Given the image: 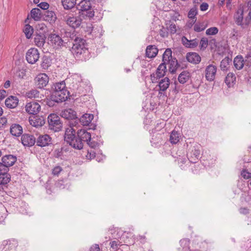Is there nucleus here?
<instances>
[{
	"label": "nucleus",
	"instance_id": "obj_1",
	"mask_svg": "<svg viewBox=\"0 0 251 251\" xmlns=\"http://www.w3.org/2000/svg\"><path fill=\"white\" fill-rule=\"evenodd\" d=\"M65 34L67 37H70L71 40H74L71 51L75 57H80L81 55L86 53L88 51L85 45V40L76 37L74 33L66 32Z\"/></svg>",
	"mask_w": 251,
	"mask_h": 251
},
{
	"label": "nucleus",
	"instance_id": "obj_2",
	"mask_svg": "<svg viewBox=\"0 0 251 251\" xmlns=\"http://www.w3.org/2000/svg\"><path fill=\"white\" fill-rule=\"evenodd\" d=\"M53 88L54 91L52 94V98L57 103L67 100L69 92L66 89L64 81L54 84Z\"/></svg>",
	"mask_w": 251,
	"mask_h": 251
},
{
	"label": "nucleus",
	"instance_id": "obj_3",
	"mask_svg": "<svg viewBox=\"0 0 251 251\" xmlns=\"http://www.w3.org/2000/svg\"><path fill=\"white\" fill-rule=\"evenodd\" d=\"M64 140L75 149L80 150L83 148V144L75 136V130L71 126L66 128Z\"/></svg>",
	"mask_w": 251,
	"mask_h": 251
},
{
	"label": "nucleus",
	"instance_id": "obj_4",
	"mask_svg": "<svg viewBox=\"0 0 251 251\" xmlns=\"http://www.w3.org/2000/svg\"><path fill=\"white\" fill-rule=\"evenodd\" d=\"M49 128L55 132L61 130L62 127V123L60 117L56 114H50L48 117Z\"/></svg>",
	"mask_w": 251,
	"mask_h": 251
},
{
	"label": "nucleus",
	"instance_id": "obj_5",
	"mask_svg": "<svg viewBox=\"0 0 251 251\" xmlns=\"http://www.w3.org/2000/svg\"><path fill=\"white\" fill-rule=\"evenodd\" d=\"M50 44L55 50H60L66 47L67 42L56 34H51L49 36Z\"/></svg>",
	"mask_w": 251,
	"mask_h": 251
},
{
	"label": "nucleus",
	"instance_id": "obj_6",
	"mask_svg": "<svg viewBox=\"0 0 251 251\" xmlns=\"http://www.w3.org/2000/svg\"><path fill=\"white\" fill-rule=\"evenodd\" d=\"M9 168L2 162H0V187L6 185L10 180V176L7 173Z\"/></svg>",
	"mask_w": 251,
	"mask_h": 251
},
{
	"label": "nucleus",
	"instance_id": "obj_7",
	"mask_svg": "<svg viewBox=\"0 0 251 251\" xmlns=\"http://www.w3.org/2000/svg\"><path fill=\"white\" fill-rule=\"evenodd\" d=\"M90 0H83L78 5L77 9L86 12L85 15L89 18H92L94 16V11L92 8Z\"/></svg>",
	"mask_w": 251,
	"mask_h": 251
},
{
	"label": "nucleus",
	"instance_id": "obj_8",
	"mask_svg": "<svg viewBox=\"0 0 251 251\" xmlns=\"http://www.w3.org/2000/svg\"><path fill=\"white\" fill-rule=\"evenodd\" d=\"M66 24L74 28L80 26L82 23V19L79 16H73V15H68L65 17Z\"/></svg>",
	"mask_w": 251,
	"mask_h": 251
},
{
	"label": "nucleus",
	"instance_id": "obj_9",
	"mask_svg": "<svg viewBox=\"0 0 251 251\" xmlns=\"http://www.w3.org/2000/svg\"><path fill=\"white\" fill-rule=\"evenodd\" d=\"M27 61L31 64L35 63L39 58V53L37 49L30 48L26 53Z\"/></svg>",
	"mask_w": 251,
	"mask_h": 251
},
{
	"label": "nucleus",
	"instance_id": "obj_10",
	"mask_svg": "<svg viewBox=\"0 0 251 251\" xmlns=\"http://www.w3.org/2000/svg\"><path fill=\"white\" fill-rule=\"evenodd\" d=\"M36 145L41 147L52 144V138L48 134L40 135L36 140Z\"/></svg>",
	"mask_w": 251,
	"mask_h": 251
},
{
	"label": "nucleus",
	"instance_id": "obj_11",
	"mask_svg": "<svg viewBox=\"0 0 251 251\" xmlns=\"http://www.w3.org/2000/svg\"><path fill=\"white\" fill-rule=\"evenodd\" d=\"M35 82L38 88L42 89L45 87L49 82V77L45 74H40L35 78Z\"/></svg>",
	"mask_w": 251,
	"mask_h": 251
},
{
	"label": "nucleus",
	"instance_id": "obj_12",
	"mask_svg": "<svg viewBox=\"0 0 251 251\" xmlns=\"http://www.w3.org/2000/svg\"><path fill=\"white\" fill-rule=\"evenodd\" d=\"M40 110L41 106L37 102H30L27 103L25 105V110L29 114H37L39 113Z\"/></svg>",
	"mask_w": 251,
	"mask_h": 251
},
{
	"label": "nucleus",
	"instance_id": "obj_13",
	"mask_svg": "<svg viewBox=\"0 0 251 251\" xmlns=\"http://www.w3.org/2000/svg\"><path fill=\"white\" fill-rule=\"evenodd\" d=\"M217 72V68L213 65H209L205 69V77L207 80H214Z\"/></svg>",
	"mask_w": 251,
	"mask_h": 251
},
{
	"label": "nucleus",
	"instance_id": "obj_14",
	"mask_svg": "<svg viewBox=\"0 0 251 251\" xmlns=\"http://www.w3.org/2000/svg\"><path fill=\"white\" fill-rule=\"evenodd\" d=\"M36 138L32 135L25 134L22 135L21 138L22 143L25 146L31 147L34 145L36 142Z\"/></svg>",
	"mask_w": 251,
	"mask_h": 251
},
{
	"label": "nucleus",
	"instance_id": "obj_15",
	"mask_svg": "<svg viewBox=\"0 0 251 251\" xmlns=\"http://www.w3.org/2000/svg\"><path fill=\"white\" fill-rule=\"evenodd\" d=\"M200 153L201 151L199 148L194 147V149L188 154V159L190 162L195 163L199 160Z\"/></svg>",
	"mask_w": 251,
	"mask_h": 251
},
{
	"label": "nucleus",
	"instance_id": "obj_16",
	"mask_svg": "<svg viewBox=\"0 0 251 251\" xmlns=\"http://www.w3.org/2000/svg\"><path fill=\"white\" fill-rule=\"evenodd\" d=\"M77 139L83 142H88L91 140V135L90 133L87 132L85 129H80L78 130L77 132Z\"/></svg>",
	"mask_w": 251,
	"mask_h": 251
},
{
	"label": "nucleus",
	"instance_id": "obj_17",
	"mask_svg": "<svg viewBox=\"0 0 251 251\" xmlns=\"http://www.w3.org/2000/svg\"><path fill=\"white\" fill-rule=\"evenodd\" d=\"M181 42L186 48H194L199 45V40L197 39L188 40L185 36L181 38Z\"/></svg>",
	"mask_w": 251,
	"mask_h": 251
},
{
	"label": "nucleus",
	"instance_id": "obj_18",
	"mask_svg": "<svg viewBox=\"0 0 251 251\" xmlns=\"http://www.w3.org/2000/svg\"><path fill=\"white\" fill-rule=\"evenodd\" d=\"M187 60L193 64H198L201 61V56L196 52H190L186 54Z\"/></svg>",
	"mask_w": 251,
	"mask_h": 251
},
{
	"label": "nucleus",
	"instance_id": "obj_19",
	"mask_svg": "<svg viewBox=\"0 0 251 251\" xmlns=\"http://www.w3.org/2000/svg\"><path fill=\"white\" fill-rule=\"evenodd\" d=\"M2 162L9 168L14 165L17 160L16 156L9 154L6 155L2 157Z\"/></svg>",
	"mask_w": 251,
	"mask_h": 251
},
{
	"label": "nucleus",
	"instance_id": "obj_20",
	"mask_svg": "<svg viewBox=\"0 0 251 251\" xmlns=\"http://www.w3.org/2000/svg\"><path fill=\"white\" fill-rule=\"evenodd\" d=\"M18 102L19 100L16 97L10 96L6 99L5 104L7 107L14 108L18 105Z\"/></svg>",
	"mask_w": 251,
	"mask_h": 251
},
{
	"label": "nucleus",
	"instance_id": "obj_21",
	"mask_svg": "<svg viewBox=\"0 0 251 251\" xmlns=\"http://www.w3.org/2000/svg\"><path fill=\"white\" fill-rule=\"evenodd\" d=\"M158 50L154 45H150L147 47L146 54L149 58H153L157 55Z\"/></svg>",
	"mask_w": 251,
	"mask_h": 251
},
{
	"label": "nucleus",
	"instance_id": "obj_22",
	"mask_svg": "<svg viewBox=\"0 0 251 251\" xmlns=\"http://www.w3.org/2000/svg\"><path fill=\"white\" fill-rule=\"evenodd\" d=\"M60 115L62 117L66 119H75L76 112L74 110L69 108L62 111Z\"/></svg>",
	"mask_w": 251,
	"mask_h": 251
},
{
	"label": "nucleus",
	"instance_id": "obj_23",
	"mask_svg": "<svg viewBox=\"0 0 251 251\" xmlns=\"http://www.w3.org/2000/svg\"><path fill=\"white\" fill-rule=\"evenodd\" d=\"M46 36L42 33H38L34 37L35 45L38 47H42L45 43Z\"/></svg>",
	"mask_w": 251,
	"mask_h": 251
},
{
	"label": "nucleus",
	"instance_id": "obj_24",
	"mask_svg": "<svg viewBox=\"0 0 251 251\" xmlns=\"http://www.w3.org/2000/svg\"><path fill=\"white\" fill-rule=\"evenodd\" d=\"M26 96L29 99H42L44 97L43 94L36 89H31L26 93Z\"/></svg>",
	"mask_w": 251,
	"mask_h": 251
},
{
	"label": "nucleus",
	"instance_id": "obj_25",
	"mask_svg": "<svg viewBox=\"0 0 251 251\" xmlns=\"http://www.w3.org/2000/svg\"><path fill=\"white\" fill-rule=\"evenodd\" d=\"M10 133L15 136H19L23 133L22 127L18 124H13L10 127Z\"/></svg>",
	"mask_w": 251,
	"mask_h": 251
},
{
	"label": "nucleus",
	"instance_id": "obj_26",
	"mask_svg": "<svg viewBox=\"0 0 251 251\" xmlns=\"http://www.w3.org/2000/svg\"><path fill=\"white\" fill-rule=\"evenodd\" d=\"M56 16L55 13L52 11H47L45 12L44 16V19L50 23H54L56 20Z\"/></svg>",
	"mask_w": 251,
	"mask_h": 251
},
{
	"label": "nucleus",
	"instance_id": "obj_27",
	"mask_svg": "<svg viewBox=\"0 0 251 251\" xmlns=\"http://www.w3.org/2000/svg\"><path fill=\"white\" fill-rule=\"evenodd\" d=\"M93 114L86 113L83 114L79 119V121L83 126H88L93 119Z\"/></svg>",
	"mask_w": 251,
	"mask_h": 251
},
{
	"label": "nucleus",
	"instance_id": "obj_28",
	"mask_svg": "<svg viewBox=\"0 0 251 251\" xmlns=\"http://www.w3.org/2000/svg\"><path fill=\"white\" fill-rule=\"evenodd\" d=\"M234 66L235 68L238 70L243 68L244 63V59L242 56L238 55L234 58L233 61Z\"/></svg>",
	"mask_w": 251,
	"mask_h": 251
},
{
	"label": "nucleus",
	"instance_id": "obj_29",
	"mask_svg": "<svg viewBox=\"0 0 251 251\" xmlns=\"http://www.w3.org/2000/svg\"><path fill=\"white\" fill-rule=\"evenodd\" d=\"M170 85V79L169 78L166 77L162 79L159 82L158 86L160 88L159 93L161 94V91H165L169 87Z\"/></svg>",
	"mask_w": 251,
	"mask_h": 251
},
{
	"label": "nucleus",
	"instance_id": "obj_30",
	"mask_svg": "<svg viewBox=\"0 0 251 251\" xmlns=\"http://www.w3.org/2000/svg\"><path fill=\"white\" fill-rule=\"evenodd\" d=\"M29 122L31 125L35 127L41 126L45 123L43 119L37 116L34 117L32 119H30Z\"/></svg>",
	"mask_w": 251,
	"mask_h": 251
},
{
	"label": "nucleus",
	"instance_id": "obj_31",
	"mask_svg": "<svg viewBox=\"0 0 251 251\" xmlns=\"http://www.w3.org/2000/svg\"><path fill=\"white\" fill-rule=\"evenodd\" d=\"M180 137L179 133L176 131L173 130L170 136V141L172 144H176L179 142Z\"/></svg>",
	"mask_w": 251,
	"mask_h": 251
},
{
	"label": "nucleus",
	"instance_id": "obj_32",
	"mask_svg": "<svg viewBox=\"0 0 251 251\" xmlns=\"http://www.w3.org/2000/svg\"><path fill=\"white\" fill-rule=\"evenodd\" d=\"M62 4L66 10L71 9L76 4V0H61Z\"/></svg>",
	"mask_w": 251,
	"mask_h": 251
},
{
	"label": "nucleus",
	"instance_id": "obj_33",
	"mask_svg": "<svg viewBox=\"0 0 251 251\" xmlns=\"http://www.w3.org/2000/svg\"><path fill=\"white\" fill-rule=\"evenodd\" d=\"M190 78V74L187 71L182 72L178 76V80L181 84L186 83Z\"/></svg>",
	"mask_w": 251,
	"mask_h": 251
},
{
	"label": "nucleus",
	"instance_id": "obj_34",
	"mask_svg": "<svg viewBox=\"0 0 251 251\" xmlns=\"http://www.w3.org/2000/svg\"><path fill=\"white\" fill-rule=\"evenodd\" d=\"M3 245L8 246L7 249L13 250L15 249L18 246V242L16 240L12 239L11 240L4 241Z\"/></svg>",
	"mask_w": 251,
	"mask_h": 251
},
{
	"label": "nucleus",
	"instance_id": "obj_35",
	"mask_svg": "<svg viewBox=\"0 0 251 251\" xmlns=\"http://www.w3.org/2000/svg\"><path fill=\"white\" fill-rule=\"evenodd\" d=\"M166 70V64L164 63H162L158 66L156 71V75L161 78L165 75Z\"/></svg>",
	"mask_w": 251,
	"mask_h": 251
},
{
	"label": "nucleus",
	"instance_id": "obj_36",
	"mask_svg": "<svg viewBox=\"0 0 251 251\" xmlns=\"http://www.w3.org/2000/svg\"><path fill=\"white\" fill-rule=\"evenodd\" d=\"M31 17L35 21H39L41 18V12L40 9L33 8L30 12Z\"/></svg>",
	"mask_w": 251,
	"mask_h": 251
},
{
	"label": "nucleus",
	"instance_id": "obj_37",
	"mask_svg": "<svg viewBox=\"0 0 251 251\" xmlns=\"http://www.w3.org/2000/svg\"><path fill=\"white\" fill-rule=\"evenodd\" d=\"M236 81V76L233 73H229L226 77L225 82L228 87Z\"/></svg>",
	"mask_w": 251,
	"mask_h": 251
},
{
	"label": "nucleus",
	"instance_id": "obj_38",
	"mask_svg": "<svg viewBox=\"0 0 251 251\" xmlns=\"http://www.w3.org/2000/svg\"><path fill=\"white\" fill-rule=\"evenodd\" d=\"M169 64V71L172 74H174L178 67L177 61L176 59H171L170 61L168 62Z\"/></svg>",
	"mask_w": 251,
	"mask_h": 251
},
{
	"label": "nucleus",
	"instance_id": "obj_39",
	"mask_svg": "<svg viewBox=\"0 0 251 251\" xmlns=\"http://www.w3.org/2000/svg\"><path fill=\"white\" fill-rule=\"evenodd\" d=\"M235 22L238 25H242L243 20V10L240 9L238 10L236 14L234 16Z\"/></svg>",
	"mask_w": 251,
	"mask_h": 251
},
{
	"label": "nucleus",
	"instance_id": "obj_40",
	"mask_svg": "<svg viewBox=\"0 0 251 251\" xmlns=\"http://www.w3.org/2000/svg\"><path fill=\"white\" fill-rule=\"evenodd\" d=\"M172 59V50L170 49H167L164 52L162 56V61L165 64Z\"/></svg>",
	"mask_w": 251,
	"mask_h": 251
},
{
	"label": "nucleus",
	"instance_id": "obj_41",
	"mask_svg": "<svg viewBox=\"0 0 251 251\" xmlns=\"http://www.w3.org/2000/svg\"><path fill=\"white\" fill-rule=\"evenodd\" d=\"M110 248L112 251H119V247L124 246L127 248V246L121 244V242L118 240H114L110 243Z\"/></svg>",
	"mask_w": 251,
	"mask_h": 251
},
{
	"label": "nucleus",
	"instance_id": "obj_42",
	"mask_svg": "<svg viewBox=\"0 0 251 251\" xmlns=\"http://www.w3.org/2000/svg\"><path fill=\"white\" fill-rule=\"evenodd\" d=\"M23 31L25 33L26 37L27 39H29L33 33V29L31 26L27 24L25 25L23 29Z\"/></svg>",
	"mask_w": 251,
	"mask_h": 251
},
{
	"label": "nucleus",
	"instance_id": "obj_43",
	"mask_svg": "<svg viewBox=\"0 0 251 251\" xmlns=\"http://www.w3.org/2000/svg\"><path fill=\"white\" fill-rule=\"evenodd\" d=\"M51 65L50 59L49 57L44 56L42 58L41 67L44 69H47Z\"/></svg>",
	"mask_w": 251,
	"mask_h": 251
},
{
	"label": "nucleus",
	"instance_id": "obj_44",
	"mask_svg": "<svg viewBox=\"0 0 251 251\" xmlns=\"http://www.w3.org/2000/svg\"><path fill=\"white\" fill-rule=\"evenodd\" d=\"M206 27V25L203 22L197 23L194 25V30L197 32L204 30Z\"/></svg>",
	"mask_w": 251,
	"mask_h": 251
},
{
	"label": "nucleus",
	"instance_id": "obj_45",
	"mask_svg": "<svg viewBox=\"0 0 251 251\" xmlns=\"http://www.w3.org/2000/svg\"><path fill=\"white\" fill-rule=\"evenodd\" d=\"M231 61V60L228 57H226L223 59L220 64V68L221 70L224 71L226 70Z\"/></svg>",
	"mask_w": 251,
	"mask_h": 251
},
{
	"label": "nucleus",
	"instance_id": "obj_46",
	"mask_svg": "<svg viewBox=\"0 0 251 251\" xmlns=\"http://www.w3.org/2000/svg\"><path fill=\"white\" fill-rule=\"evenodd\" d=\"M36 29L39 33H42L43 34H44L47 31V27L43 23L38 24L36 25Z\"/></svg>",
	"mask_w": 251,
	"mask_h": 251
},
{
	"label": "nucleus",
	"instance_id": "obj_47",
	"mask_svg": "<svg viewBox=\"0 0 251 251\" xmlns=\"http://www.w3.org/2000/svg\"><path fill=\"white\" fill-rule=\"evenodd\" d=\"M208 46V39L205 37L201 38L200 42V47L201 50H205Z\"/></svg>",
	"mask_w": 251,
	"mask_h": 251
},
{
	"label": "nucleus",
	"instance_id": "obj_48",
	"mask_svg": "<svg viewBox=\"0 0 251 251\" xmlns=\"http://www.w3.org/2000/svg\"><path fill=\"white\" fill-rule=\"evenodd\" d=\"M177 26L174 23H171L169 26L167 27V30L170 32L171 34H174L176 33Z\"/></svg>",
	"mask_w": 251,
	"mask_h": 251
},
{
	"label": "nucleus",
	"instance_id": "obj_49",
	"mask_svg": "<svg viewBox=\"0 0 251 251\" xmlns=\"http://www.w3.org/2000/svg\"><path fill=\"white\" fill-rule=\"evenodd\" d=\"M218 29L216 27H212L207 29L206 31V34L208 35H214L218 32Z\"/></svg>",
	"mask_w": 251,
	"mask_h": 251
},
{
	"label": "nucleus",
	"instance_id": "obj_50",
	"mask_svg": "<svg viewBox=\"0 0 251 251\" xmlns=\"http://www.w3.org/2000/svg\"><path fill=\"white\" fill-rule=\"evenodd\" d=\"M197 14L196 8H193L190 9L188 14V17L191 19H195L196 15Z\"/></svg>",
	"mask_w": 251,
	"mask_h": 251
},
{
	"label": "nucleus",
	"instance_id": "obj_51",
	"mask_svg": "<svg viewBox=\"0 0 251 251\" xmlns=\"http://www.w3.org/2000/svg\"><path fill=\"white\" fill-rule=\"evenodd\" d=\"M245 65L247 66H251V55L247 54L244 59Z\"/></svg>",
	"mask_w": 251,
	"mask_h": 251
},
{
	"label": "nucleus",
	"instance_id": "obj_52",
	"mask_svg": "<svg viewBox=\"0 0 251 251\" xmlns=\"http://www.w3.org/2000/svg\"><path fill=\"white\" fill-rule=\"evenodd\" d=\"M96 156V153L92 150L88 151L87 155H86V158L88 159L91 160L95 158Z\"/></svg>",
	"mask_w": 251,
	"mask_h": 251
},
{
	"label": "nucleus",
	"instance_id": "obj_53",
	"mask_svg": "<svg viewBox=\"0 0 251 251\" xmlns=\"http://www.w3.org/2000/svg\"><path fill=\"white\" fill-rule=\"evenodd\" d=\"M159 34L162 37H167L168 36V32L164 27H162L159 30Z\"/></svg>",
	"mask_w": 251,
	"mask_h": 251
},
{
	"label": "nucleus",
	"instance_id": "obj_54",
	"mask_svg": "<svg viewBox=\"0 0 251 251\" xmlns=\"http://www.w3.org/2000/svg\"><path fill=\"white\" fill-rule=\"evenodd\" d=\"M38 6L43 10H47L49 7V4L47 2H43L38 4Z\"/></svg>",
	"mask_w": 251,
	"mask_h": 251
},
{
	"label": "nucleus",
	"instance_id": "obj_55",
	"mask_svg": "<svg viewBox=\"0 0 251 251\" xmlns=\"http://www.w3.org/2000/svg\"><path fill=\"white\" fill-rule=\"evenodd\" d=\"M62 170V168L60 166H56L53 168L52 173L53 175H58Z\"/></svg>",
	"mask_w": 251,
	"mask_h": 251
},
{
	"label": "nucleus",
	"instance_id": "obj_56",
	"mask_svg": "<svg viewBox=\"0 0 251 251\" xmlns=\"http://www.w3.org/2000/svg\"><path fill=\"white\" fill-rule=\"evenodd\" d=\"M242 176L245 179L251 178V173L248 172L246 170H243L241 172Z\"/></svg>",
	"mask_w": 251,
	"mask_h": 251
},
{
	"label": "nucleus",
	"instance_id": "obj_57",
	"mask_svg": "<svg viewBox=\"0 0 251 251\" xmlns=\"http://www.w3.org/2000/svg\"><path fill=\"white\" fill-rule=\"evenodd\" d=\"M159 78H160L156 75V73L151 75V82L153 83L158 82V79Z\"/></svg>",
	"mask_w": 251,
	"mask_h": 251
},
{
	"label": "nucleus",
	"instance_id": "obj_58",
	"mask_svg": "<svg viewBox=\"0 0 251 251\" xmlns=\"http://www.w3.org/2000/svg\"><path fill=\"white\" fill-rule=\"evenodd\" d=\"M7 123V119L5 117L0 118V128L4 127Z\"/></svg>",
	"mask_w": 251,
	"mask_h": 251
},
{
	"label": "nucleus",
	"instance_id": "obj_59",
	"mask_svg": "<svg viewBox=\"0 0 251 251\" xmlns=\"http://www.w3.org/2000/svg\"><path fill=\"white\" fill-rule=\"evenodd\" d=\"M208 6V3L206 2H203L200 5V10L202 11H205L207 10Z\"/></svg>",
	"mask_w": 251,
	"mask_h": 251
},
{
	"label": "nucleus",
	"instance_id": "obj_60",
	"mask_svg": "<svg viewBox=\"0 0 251 251\" xmlns=\"http://www.w3.org/2000/svg\"><path fill=\"white\" fill-rule=\"evenodd\" d=\"M180 16L178 12H174L173 14L171 15L172 20L176 21L179 20V17Z\"/></svg>",
	"mask_w": 251,
	"mask_h": 251
},
{
	"label": "nucleus",
	"instance_id": "obj_61",
	"mask_svg": "<svg viewBox=\"0 0 251 251\" xmlns=\"http://www.w3.org/2000/svg\"><path fill=\"white\" fill-rule=\"evenodd\" d=\"M54 102H57L56 100H54V99L52 98V95L51 96L50 100H48L47 101V104L49 106H52L54 105Z\"/></svg>",
	"mask_w": 251,
	"mask_h": 251
},
{
	"label": "nucleus",
	"instance_id": "obj_62",
	"mask_svg": "<svg viewBox=\"0 0 251 251\" xmlns=\"http://www.w3.org/2000/svg\"><path fill=\"white\" fill-rule=\"evenodd\" d=\"M87 143L92 148H95L98 145V143L94 141H91V140H90V141L87 142Z\"/></svg>",
	"mask_w": 251,
	"mask_h": 251
},
{
	"label": "nucleus",
	"instance_id": "obj_63",
	"mask_svg": "<svg viewBox=\"0 0 251 251\" xmlns=\"http://www.w3.org/2000/svg\"><path fill=\"white\" fill-rule=\"evenodd\" d=\"M61 154H62L61 150L58 149H56L54 151V156L55 157L58 158V157H60L61 156Z\"/></svg>",
	"mask_w": 251,
	"mask_h": 251
},
{
	"label": "nucleus",
	"instance_id": "obj_64",
	"mask_svg": "<svg viewBox=\"0 0 251 251\" xmlns=\"http://www.w3.org/2000/svg\"><path fill=\"white\" fill-rule=\"evenodd\" d=\"M90 251H100L99 246L96 244L92 246L90 249Z\"/></svg>",
	"mask_w": 251,
	"mask_h": 251
}]
</instances>
